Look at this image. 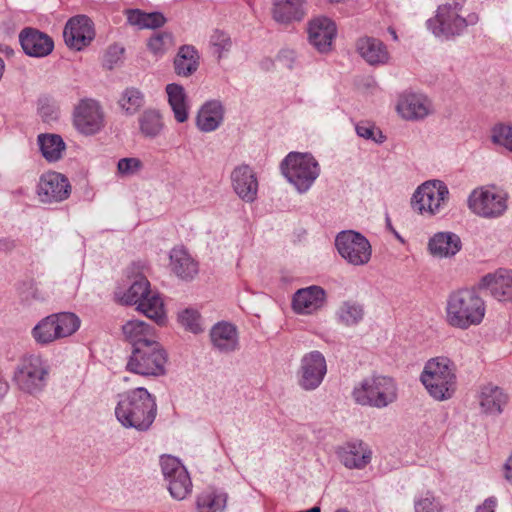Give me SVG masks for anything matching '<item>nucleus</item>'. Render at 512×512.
Wrapping results in <instances>:
<instances>
[{
    "label": "nucleus",
    "instance_id": "obj_53",
    "mask_svg": "<svg viewBox=\"0 0 512 512\" xmlns=\"http://www.w3.org/2000/svg\"><path fill=\"white\" fill-rule=\"evenodd\" d=\"M505 479L512 484V454L505 463Z\"/></svg>",
    "mask_w": 512,
    "mask_h": 512
},
{
    "label": "nucleus",
    "instance_id": "obj_20",
    "mask_svg": "<svg viewBox=\"0 0 512 512\" xmlns=\"http://www.w3.org/2000/svg\"><path fill=\"white\" fill-rule=\"evenodd\" d=\"M396 110L403 119L416 121L424 119L432 112V104L422 94L409 93L399 97Z\"/></svg>",
    "mask_w": 512,
    "mask_h": 512
},
{
    "label": "nucleus",
    "instance_id": "obj_51",
    "mask_svg": "<svg viewBox=\"0 0 512 512\" xmlns=\"http://www.w3.org/2000/svg\"><path fill=\"white\" fill-rule=\"evenodd\" d=\"M279 59L284 62L288 68H292L295 61V52L293 50H282Z\"/></svg>",
    "mask_w": 512,
    "mask_h": 512
},
{
    "label": "nucleus",
    "instance_id": "obj_41",
    "mask_svg": "<svg viewBox=\"0 0 512 512\" xmlns=\"http://www.w3.org/2000/svg\"><path fill=\"white\" fill-rule=\"evenodd\" d=\"M118 104L126 115L133 116L144 106L145 95L138 88L128 87L121 93Z\"/></svg>",
    "mask_w": 512,
    "mask_h": 512
},
{
    "label": "nucleus",
    "instance_id": "obj_23",
    "mask_svg": "<svg viewBox=\"0 0 512 512\" xmlns=\"http://www.w3.org/2000/svg\"><path fill=\"white\" fill-rule=\"evenodd\" d=\"M19 41L24 52L32 57H45L54 48L51 37L33 28L23 29L19 35Z\"/></svg>",
    "mask_w": 512,
    "mask_h": 512
},
{
    "label": "nucleus",
    "instance_id": "obj_49",
    "mask_svg": "<svg viewBox=\"0 0 512 512\" xmlns=\"http://www.w3.org/2000/svg\"><path fill=\"white\" fill-rule=\"evenodd\" d=\"M355 130L359 137L373 140L376 143H382L385 138L381 131L375 129V127L369 123H359L356 125Z\"/></svg>",
    "mask_w": 512,
    "mask_h": 512
},
{
    "label": "nucleus",
    "instance_id": "obj_6",
    "mask_svg": "<svg viewBox=\"0 0 512 512\" xmlns=\"http://www.w3.org/2000/svg\"><path fill=\"white\" fill-rule=\"evenodd\" d=\"M50 374L48 361L39 354H28L17 363L13 381L23 393L36 396L47 386Z\"/></svg>",
    "mask_w": 512,
    "mask_h": 512
},
{
    "label": "nucleus",
    "instance_id": "obj_43",
    "mask_svg": "<svg viewBox=\"0 0 512 512\" xmlns=\"http://www.w3.org/2000/svg\"><path fill=\"white\" fill-rule=\"evenodd\" d=\"M414 512H442L441 501L430 491L419 494L413 501Z\"/></svg>",
    "mask_w": 512,
    "mask_h": 512
},
{
    "label": "nucleus",
    "instance_id": "obj_36",
    "mask_svg": "<svg viewBox=\"0 0 512 512\" xmlns=\"http://www.w3.org/2000/svg\"><path fill=\"white\" fill-rule=\"evenodd\" d=\"M137 310L145 314L148 318L162 325L166 320L163 299L156 292L150 290L147 296L137 306Z\"/></svg>",
    "mask_w": 512,
    "mask_h": 512
},
{
    "label": "nucleus",
    "instance_id": "obj_22",
    "mask_svg": "<svg viewBox=\"0 0 512 512\" xmlns=\"http://www.w3.org/2000/svg\"><path fill=\"white\" fill-rule=\"evenodd\" d=\"M340 462L348 469H363L372 458V452L362 441L345 443L337 449Z\"/></svg>",
    "mask_w": 512,
    "mask_h": 512
},
{
    "label": "nucleus",
    "instance_id": "obj_16",
    "mask_svg": "<svg viewBox=\"0 0 512 512\" xmlns=\"http://www.w3.org/2000/svg\"><path fill=\"white\" fill-rule=\"evenodd\" d=\"M71 194L68 178L58 172L43 174L37 185V195L42 203H57L66 200Z\"/></svg>",
    "mask_w": 512,
    "mask_h": 512
},
{
    "label": "nucleus",
    "instance_id": "obj_35",
    "mask_svg": "<svg viewBox=\"0 0 512 512\" xmlns=\"http://www.w3.org/2000/svg\"><path fill=\"white\" fill-rule=\"evenodd\" d=\"M304 15V0H278L274 3L273 18L279 23L300 21Z\"/></svg>",
    "mask_w": 512,
    "mask_h": 512
},
{
    "label": "nucleus",
    "instance_id": "obj_19",
    "mask_svg": "<svg viewBox=\"0 0 512 512\" xmlns=\"http://www.w3.org/2000/svg\"><path fill=\"white\" fill-rule=\"evenodd\" d=\"M325 302L326 291L318 285H311L294 293L292 308L297 314L310 315L320 310Z\"/></svg>",
    "mask_w": 512,
    "mask_h": 512
},
{
    "label": "nucleus",
    "instance_id": "obj_48",
    "mask_svg": "<svg viewBox=\"0 0 512 512\" xmlns=\"http://www.w3.org/2000/svg\"><path fill=\"white\" fill-rule=\"evenodd\" d=\"M179 322L182 326L193 333L202 331L200 325V315L193 309H185L178 315Z\"/></svg>",
    "mask_w": 512,
    "mask_h": 512
},
{
    "label": "nucleus",
    "instance_id": "obj_44",
    "mask_svg": "<svg viewBox=\"0 0 512 512\" xmlns=\"http://www.w3.org/2000/svg\"><path fill=\"white\" fill-rule=\"evenodd\" d=\"M210 47L213 50V54L221 59L225 56L232 48V40L230 36L221 30H215L210 36Z\"/></svg>",
    "mask_w": 512,
    "mask_h": 512
},
{
    "label": "nucleus",
    "instance_id": "obj_47",
    "mask_svg": "<svg viewBox=\"0 0 512 512\" xmlns=\"http://www.w3.org/2000/svg\"><path fill=\"white\" fill-rule=\"evenodd\" d=\"M143 167V162L136 157L121 158L117 163L118 174L126 177L139 173Z\"/></svg>",
    "mask_w": 512,
    "mask_h": 512
},
{
    "label": "nucleus",
    "instance_id": "obj_37",
    "mask_svg": "<svg viewBox=\"0 0 512 512\" xmlns=\"http://www.w3.org/2000/svg\"><path fill=\"white\" fill-rule=\"evenodd\" d=\"M125 14L128 23L139 29H155L164 25L166 21L165 17L159 12L145 13L139 9H128Z\"/></svg>",
    "mask_w": 512,
    "mask_h": 512
},
{
    "label": "nucleus",
    "instance_id": "obj_38",
    "mask_svg": "<svg viewBox=\"0 0 512 512\" xmlns=\"http://www.w3.org/2000/svg\"><path fill=\"white\" fill-rule=\"evenodd\" d=\"M38 143L43 157L49 162L58 161L66 148V145L57 134H41Z\"/></svg>",
    "mask_w": 512,
    "mask_h": 512
},
{
    "label": "nucleus",
    "instance_id": "obj_31",
    "mask_svg": "<svg viewBox=\"0 0 512 512\" xmlns=\"http://www.w3.org/2000/svg\"><path fill=\"white\" fill-rule=\"evenodd\" d=\"M200 66V55L193 45H182L173 60V69L177 76L188 78L192 76Z\"/></svg>",
    "mask_w": 512,
    "mask_h": 512
},
{
    "label": "nucleus",
    "instance_id": "obj_40",
    "mask_svg": "<svg viewBox=\"0 0 512 512\" xmlns=\"http://www.w3.org/2000/svg\"><path fill=\"white\" fill-rule=\"evenodd\" d=\"M336 319L338 323L351 327L355 326L363 320L364 308L355 301H344L336 310Z\"/></svg>",
    "mask_w": 512,
    "mask_h": 512
},
{
    "label": "nucleus",
    "instance_id": "obj_54",
    "mask_svg": "<svg viewBox=\"0 0 512 512\" xmlns=\"http://www.w3.org/2000/svg\"><path fill=\"white\" fill-rule=\"evenodd\" d=\"M388 32L390 33V35L392 36L394 41L398 40V36L396 34V31L392 27L388 28Z\"/></svg>",
    "mask_w": 512,
    "mask_h": 512
},
{
    "label": "nucleus",
    "instance_id": "obj_2",
    "mask_svg": "<svg viewBox=\"0 0 512 512\" xmlns=\"http://www.w3.org/2000/svg\"><path fill=\"white\" fill-rule=\"evenodd\" d=\"M351 397L362 407L385 409L397 402L399 387L393 377L373 374L354 385Z\"/></svg>",
    "mask_w": 512,
    "mask_h": 512
},
{
    "label": "nucleus",
    "instance_id": "obj_9",
    "mask_svg": "<svg viewBox=\"0 0 512 512\" xmlns=\"http://www.w3.org/2000/svg\"><path fill=\"white\" fill-rule=\"evenodd\" d=\"M167 354L158 341L142 344L133 348L126 368L142 376H160L165 374Z\"/></svg>",
    "mask_w": 512,
    "mask_h": 512
},
{
    "label": "nucleus",
    "instance_id": "obj_11",
    "mask_svg": "<svg viewBox=\"0 0 512 512\" xmlns=\"http://www.w3.org/2000/svg\"><path fill=\"white\" fill-rule=\"evenodd\" d=\"M335 246L340 256L351 265L362 266L371 259L370 242L359 232L353 230L339 232L335 238Z\"/></svg>",
    "mask_w": 512,
    "mask_h": 512
},
{
    "label": "nucleus",
    "instance_id": "obj_24",
    "mask_svg": "<svg viewBox=\"0 0 512 512\" xmlns=\"http://www.w3.org/2000/svg\"><path fill=\"white\" fill-rule=\"evenodd\" d=\"M213 347L220 353H231L239 348V335L235 325L221 321L210 330Z\"/></svg>",
    "mask_w": 512,
    "mask_h": 512
},
{
    "label": "nucleus",
    "instance_id": "obj_8",
    "mask_svg": "<svg viewBox=\"0 0 512 512\" xmlns=\"http://www.w3.org/2000/svg\"><path fill=\"white\" fill-rule=\"evenodd\" d=\"M80 324V318L74 313H55L41 319L33 327L31 335L36 343L48 345L73 335L79 329Z\"/></svg>",
    "mask_w": 512,
    "mask_h": 512
},
{
    "label": "nucleus",
    "instance_id": "obj_4",
    "mask_svg": "<svg viewBox=\"0 0 512 512\" xmlns=\"http://www.w3.org/2000/svg\"><path fill=\"white\" fill-rule=\"evenodd\" d=\"M420 381L434 400H449L457 389L456 366L446 356L431 358L424 365Z\"/></svg>",
    "mask_w": 512,
    "mask_h": 512
},
{
    "label": "nucleus",
    "instance_id": "obj_15",
    "mask_svg": "<svg viewBox=\"0 0 512 512\" xmlns=\"http://www.w3.org/2000/svg\"><path fill=\"white\" fill-rule=\"evenodd\" d=\"M73 125L83 135H94L104 127V112L94 99L85 98L78 102L73 111Z\"/></svg>",
    "mask_w": 512,
    "mask_h": 512
},
{
    "label": "nucleus",
    "instance_id": "obj_5",
    "mask_svg": "<svg viewBox=\"0 0 512 512\" xmlns=\"http://www.w3.org/2000/svg\"><path fill=\"white\" fill-rule=\"evenodd\" d=\"M485 316L484 301L472 290H459L447 300L446 322L458 329L479 325Z\"/></svg>",
    "mask_w": 512,
    "mask_h": 512
},
{
    "label": "nucleus",
    "instance_id": "obj_29",
    "mask_svg": "<svg viewBox=\"0 0 512 512\" xmlns=\"http://www.w3.org/2000/svg\"><path fill=\"white\" fill-rule=\"evenodd\" d=\"M461 246L460 237L453 232H438L428 242L430 254L438 258H448L456 255Z\"/></svg>",
    "mask_w": 512,
    "mask_h": 512
},
{
    "label": "nucleus",
    "instance_id": "obj_42",
    "mask_svg": "<svg viewBox=\"0 0 512 512\" xmlns=\"http://www.w3.org/2000/svg\"><path fill=\"white\" fill-rule=\"evenodd\" d=\"M150 292V283L143 277H138L122 294H118L119 301L126 305H139Z\"/></svg>",
    "mask_w": 512,
    "mask_h": 512
},
{
    "label": "nucleus",
    "instance_id": "obj_52",
    "mask_svg": "<svg viewBox=\"0 0 512 512\" xmlns=\"http://www.w3.org/2000/svg\"><path fill=\"white\" fill-rule=\"evenodd\" d=\"M496 503V499L490 497L477 507L476 512H495Z\"/></svg>",
    "mask_w": 512,
    "mask_h": 512
},
{
    "label": "nucleus",
    "instance_id": "obj_10",
    "mask_svg": "<svg viewBox=\"0 0 512 512\" xmlns=\"http://www.w3.org/2000/svg\"><path fill=\"white\" fill-rule=\"evenodd\" d=\"M449 195V189L443 181L429 180L416 189L411 204L420 214L434 216L446 208Z\"/></svg>",
    "mask_w": 512,
    "mask_h": 512
},
{
    "label": "nucleus",
    "instance_id": "obj_28",
    "mask_svg": "<svg viewBox=\"0 0 512 512\" xmlns=\"http://www.w3.org/2000/svg\"><path fill=\"white\" fill-rule=\"evenodd\" d=\"M224 120V107L218 100L205 102L196 117L197 128L205 133L215 131Z\"/></svg>",
    "mask_w": 512,
    "mask_h": 512
},
{
    "label": "nucleus",
    "instance_id": "obj_50",
    "mask_svg": "<svg viewBox=\"0 0 512 512\" xmlns=\"http://www.w3.org/2000/svg\"><path fill=\"white\" fill-rule=\"evenodd\" d=\"M124 48L118 44L109 46L104 55V66L113 69L122 59Z\"/></svg>",
    "mask_w": 512,
    "mask_h": 512
},
{
    "label": "nucleus",
    "instance_id": "obj_12",
    "mask_svg": "<svg viewBox=\"0 0 512 512\" xmlns=\"http://www.w3.org/2000/svg\"><path fill=\"white\" fill-rule=\"evenodd\" d=\"M467 202L474 214L484 218L499 217L507 209L506 194L495 187L474 189Z\"/></svg>",
    "mask_w": 512,
    "mask_h": 512
},
{
    "label": "nucleus",
    "instance_id": "obj_56",
    "mask_svg": "<svg viewBox=\"0 0 512 512\" xmlns=\"http://www.w3.org/2000/svg\"><path fill=\"white\" fill-rule=\"evenodd\" d=\"M41 115H42V117H44V115H45V107L41 108Z\"/></svg>",
    "mask_w": 512,
    "mask_h": 512
},
{
    "label": "nucleus",
    "instance_id": "obj_21",
    "mask_svg": "<svg viewBox=\"0 0 512 512\" xmlns=\"http://www.w3.org/2000/svg\"><path fill=\"white\" fill-rule=\"evenodd\" d=\"M308 36L311 45L319 52H327L336 36V25L327 17H316L309 22Z\"/></svg>",
    "mask_w": 512,
    "mask_h": 512
},
{
    "label": "nucleus",
    "instance_id": "obj_34",
    "mask_svg": "<svg viewBox=\"0 0 512 512\" xmlns=\"http://www.w3.org/2000/svg\"><path fill=\"white\" fill-rule=\"evenodd\" d=\"M170 267L177 277L191 280L198 274V263L183 247H174L170 251Z\"/></svg>",
    "mask_w": 512,
    "mask_h": 512
},
{
    "label": "nucleus",
    "instance_id": "obj_13",
    "mask_svg": "<svg viewBox=\"0 0 512 512\" xmlns=\"http://www.w3.org/2000/svg\"><path fill=\"white\" fill-rule=\"evenodd\" d=\"M328 367L324 355L317 350L304 354L296 371L298 386L306 392L315 391L323 383Z\"/></svg>",
    "mask_w": 512,
    "mask_h": 512
},
{
    "label": "nucleus",
    "instance_id": "obj_14",
    "mask_svg": "<svg viewBox=\"0 0 512 512\" xmlns=\"http://www.w3.org/2000/svg\"><path fill=\"white\" fill-rule=\"evenodd\" d=\"M161 471L171 496L185 499L192 491V482L185 466L176 457L164 455L160 459Z\"/></svg>",
    "mask_w": 512,
    "mask_h": 512
},
{
    "label": "nucleus",
    "instance_id": "obj_26",
    "mask_svg": "<svg viewBox=\"0 0 512 512\" xmlns=\"http://www.w3.org/2000/svg\"><path fill=\"white\" fill-rule=\"evenodd\" d=\"M482 284L498 301H512V271L499 269L483 277Z\"/></svg>",
    "mask_w": 512,
    "mask_h": 512
},
{
    "label": "nucleus",
    "instance_id": "obj_46",
    "mask_svg": "<svg viewBox=\"0 0 512 512\" xmlns=\"http://www.w3.org/2000/svg\"><path fill=\"white\" fill-rule=\"evenodd\" d=\"M491 141L512 152V125L497 124L491 129Z\"/></svg>",
    "mask_w": 512,
    "mask_h": 512
},
{
    "label": "nucleus",
    "instance_id": "obj_1",
    "mask_svg": "<svg viewBox=\"0 0 512 512\" xmlns=\"http://www.w3.org/2000/svg\"><path fill=\"white\" fill-rule=\"evenodd\" d=\"M156 398L146 388L137 387L118 394L114 409L118 422L126 429L148 431L157 416Z\"/></svg>",
    "mask_w": 512,
    "mask_h": 512
},
{
    "label": "nucleus",
    "instance_id": "obj_33",
    "mask_svg": "<svg viewBox=\"0 0 512 512\" xmlns=\"http://www.w3.org/2000/svg\"><path fill=\"white\" fill-rule=\"evenodd\" d=\"M122 332L133 348H139L142 344L157 341L155 329L142 320L132 319L127 321L122 326Z\"/></svg>",
    "mask_w": 512,
    "mask_h": 512
},
{
    "label": "nucleus",
    "instance_id": "obj_45",
    "mask_svg": "<svg viewBox=\"0 0 512 512\" xmlns=\"http://www.w3.org/2000/svg\"><path fill=\"white\" fill-rule=\"evenodd\" d=\"M173 45L172 35L167 32H157L148 40L149 51L155 56H162Z\"/></svg>",
    "mask_w": 512,
    "mask_h": 512
},
{
    "label": "nucleus",
    "instance_id": "obj_18",
    "mask_svg": "<svg viewBox=\"0 0 512 512\" xmlns=\"http://www.w3.org/2000/svg\"><path fill=\"white\" fill-rule=\"evenodd\" d=\"M231 183L234 192L240 199L252 203L258 195V179L254 170L246 164L235 167L231 173Z\"/></svg>",
    "mask_w": 512,
    "mask_h": 512
},
{
    "label": "nucleus",
    "instance_id": "obj_32",
    "mask_svg": "<svg viewBox=\"0 0 512 512\" xmlns=\"http://www.w3.org/2000/svg\"><path fill=\"white\" fill-rule=\"evenodd\" d=\"M356 48L361 57L370 65H383L389 60L387 47L379 39L364 36L358 39Z\"/></svg>",
    "mask_w": 512,
    "mask_h": 512
},
{
    "label": "nucleus",
    "instance_id": "obj_30",
    "mask_svg": "<svg viewBox=\"0 0 512 512\" xmlns=\"http://www.w3.org/2000/svg\"><path fill=\"white\" fill-rule=\"evenodd\" d=\"M165 93L176 122H186L189 119L190 105L185 88L178 83H169L165 87Z\"/></svg>",
    "mask_w": 512,
    "mask_h": 512
},
{
    "label": "nucleus",
    "instance_id": "obj_39",
    "mask_svg": "<svg viewBox=\"0 0 512 512\" xmlns=\"http://www.w3.org/2000/svg\"><path fill=\"white\" fill-rule=\"evenodd\" d=\"M227 495L214 489H206L197 497L198 512H223L226 507Z\"/></svg>",
    "mask_w": 512,
    "mask_h": 512
},
{
    "label": "nucleus",
    "instance_id": "obj_7",
    "mask_svg": "<svg viewBox=\"0 0 512 512\" xmlns=\"http://www.w3.org/2000/svg\"><path fill=\"white\" fill-rule=\"evenodd\" d=\"M281 171L299 193H305L318 178L320 167L311 154L290 152L281 163Z\"/></svg>",
    "mask_w": 512,
    "mask_h": 512
},
{
    "label": "nucleus",
    "instance_id": "obj_27",
    "mask_svg": "<svg viewBox=\"0 0 512 512\" xmlns=\"http://www.w3.org/2000/svg\"><path fill=\"white\" fill-rule=\"evenodd\" d=\"M138 131L142 138L154 140L159 138L165 130V121L160 110L147 108L137 117Z\"/></svg>",
    "mask_w": 512,
    "mask_h": 512
},
{
    "label": "nucleus",
    "instance_id": "obj_17",
    "mask_svg": "<svg viewBox=\"0 0 512 512\" xmlns=\"http://www.w3.org/2000/svg\"><path fill=\"white\" fill-rule=\"evenodd\" d=\"M63 37L69 48L80 51L95 37L92 21L85 15L70 18L64 27Z\"/></svg>",
    "mask_w": 512,
    "mask_h": 512
},
{
    "label": "nucleus",
    "instance_id": "obj_3",
    "mask_svg": "<svg viewBox=\"0 0 512 512\" xmlns=\"http://www.w3.org/2000/svg\"><path fill=\"white\" fill-rule=\"evenodd\" d=\"M466 0H448L440 5L436 15L427 21L428 29L437 38L450 40L462 35L468 26L478 23L476 13L463 14Z\"/></svg>",
    "mask_w": 512,
    "mask_h": 512
},
{
    "label": "nucleus",
    "instance_id": "obj_55",
    "mask_svg": "<svg viewBox=\"0 0 512 512\" xmlns=\"http://www.w3.org/2000/svg\"><path fill=\"white\" fill-rule=\"evenodd\" d=\"M335 512H349V511L345 508H340V509H337Z\"/></svg>",
    "mask_w": 512,
    "mask_h": 512
},
{
    "label": "nucleus",
    "instance_id": "obj_25",
    "mask_svg": "<svg viewBox=\"0 0 512 512\" xmlns=\"http://www.w3.org/2000/svg\"><path fill=\"white\" fill-rule=\"evenodd\" d=\"M477 398L481 411L488 415L501 414L509 401L508 394L491 383L480 387Z\"/></svg>",
    "mask_w": 512,
    "mask_h": 512
}]
</instances>
